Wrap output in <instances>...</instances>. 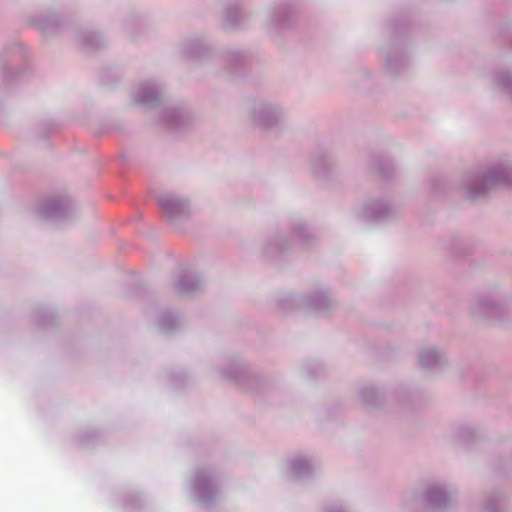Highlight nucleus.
<instances>
[{"label": "nucleus", "mask_w": 512, "mask_h": 512, "mask_svg": "<svg viewBox=\"0 0 512 512\" xmlns=\"http://www.w3.org/2000/svg\"><path fill=\"white\" fill-rule=\"evenodd\" d=\"M161 205L163 206L164 210L167 211L169 214H172L174 203H172L170 200H164L161 202Z\"/></svg>", "instance_id": "f257e3e1"}]
</instances>
